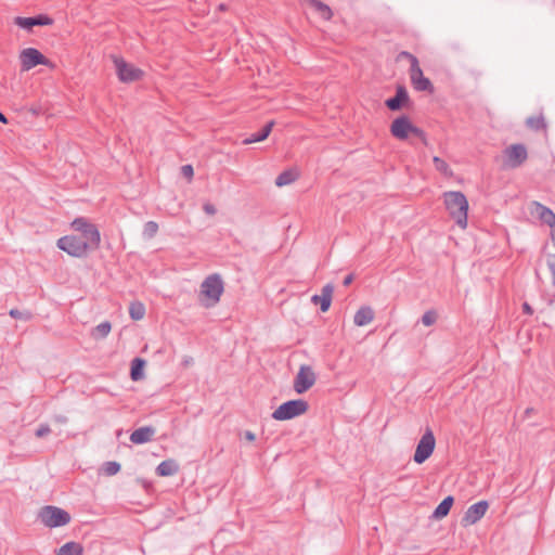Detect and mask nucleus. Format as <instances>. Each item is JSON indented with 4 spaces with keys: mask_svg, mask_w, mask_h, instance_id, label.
<instances>
[{
    "mask_svg": "<svg viewBox=\"0 0 555 555\" xmlns=\"http://www.w3.org/2000/svg\"><path fill=\"white\" fill-rule=\"evenodd\" d=\"M446 209L461 229L467 227L468 201L460 191H448L442 194Z\"/></svg>",
    "mask_w": 555,
    "mask_h": 555,
    "instance_id": "nucleus-1",
    "label": "nucleus"
},
{
    "mask_svg": "<svg viewBox=\"0 0 555 555\" xmlns=\"http://www.w3.org/2000/svg\"><path fill=\"white\" fill-rule=\"evenodd\" d=\"M390 133L398 140H406L410 134L420 138L424 145H428L426 133L414 126L406 115L397 117L390 125Z\"/></svg>",
    "mask_w": 555,
    "mask_h": 555,
    "instance_id": "nucleus-2",
    "label": "nucleus"
},
{
    "mask_svg": "<svg viewBox=\"0 0 555 555\" xmlns=\"http://www.w3.org/2000/svg\"><path fill=\"white\" fill-rule=\"evenodd\" d=\"M37 518L48 528L66 526L72 519L68 512L54 505H46L41 507L38 512Z\"/></svg>",
    "mask_w": 555,
    "mask_h": 555,
    "instance_id": "nucleus-3",
    "label": "nucleus"
},
{
    "mask_svg": "<svg viewBox=\"0 0 555 555\" xmlns=\"http://www.w3.org/2000/svg\"><path fill=\"white\" fill-rule=\"evenodd\" d=\"M72 228L80 233V237H82L83 243L88 245V248L91 251H94L99 248L101 243V234L95 224L89 222L86 218L79 217L76 218L72 222Z\"/></svg>",
    "mask_w": 555,
    "mask_h": 555,
    "instance_id": "nucleus-4",
    "label": "nucleus"
},
{
    "mask_svg": "<svg viewBox=\"0 0 555 555\" xmlns=\"http://www.w3.org/2000/svg\"><path fill=\"white\" fill-rule=\"evenodd\" d=\"M223 293V282L218 274L207 276L201 285V295L205 297L204 306L209 308L217 305Z\"/></svg>",
    "mask_w": 555,
    "mask_h": 555,
    "instance_id": "nucleus-5",
    "label": "nucleus"
},
{
    "mask_svg": "<svg viewBox=\"0 0 555 555\" xmlns=\"http://www.w3.org/2000/svg\"><path fill=\"white\" fill-rule=\"evenodd\" d=\"M308 409V402L302 399L289 400L282 403L276 410H274L272 417L276 421L292 420L305 414Z\"/></svg>",
    "mask_w": 555,
    "mask_h": 555,
    "instance_id": "nucleus-6",
    "label": "nucleus"
},
{
    "mask_svg": "<svg viewBox=\"0 0 555 555\" xmlns=\"http://www.w3.org/2000/svg\"><path fill=\"white\" fill-rule=\"evenodd\" d=\"M57 247L69 256L83 258L91 251L78 235H65L57 240Z\"/></svg>",
    "mask_w": 555,
    "mask_h": 555,
    "instance_id": "nucleus-7",
    "label": "nucleus"
},
{
    "mask_svg": "<svg viewBox=\"0 0 555 555\" xmlns=\"http://www.w3.org/2000/svg\"><path fill=\"white\" fill-rule=\"evenodd\" d=\"M435 446L436 438L434 433L430 428H427L416 446V450L413 456L414 462L422 464L428 460L435 450Z\"/></svg>",
    "mask_w": 555,
    "mask_h": 555,
    "instance_id": "nucleus-8",
    "label": "nucleus"
},
{
    "mask_svg": "<svg viewBox=\"0 0 555 555\" xmlns=\"http://www.w3.org/2000/svg\"><path fill=\"white\" fill-rule=\"evenodd\" d=\"M317 376L309 365H301L294 379V390L297 393H304L309 390L315 383Z\"/></svg>",
    "mask_w": 555,
    "mask_h": 555,
    "instance_id": "nucleus-9",
    "label": "nucleus"
},
{
    "mask_svg": "<svg viewBox=\"0 0 555 555\" xmlns=\"http://www.w3.org/2000/svg\"><path fill=\"white\" fill-rule=\"evenodd\" d=\"M505 165L509 168L521 166L528 158V152L524 144L517 143L504 150Z\"/></svg>",
    "mask_w": 555,
    "mask_h": 555,
    "instance_id": "nucleus-10",
    "label": "nucleus"
},
{
    "mask_svg": "<svg viewBox=\"0 0 555 555\" xmlns=\"http://www.w3.org/2000/svg\"><path fill=\"white\" fill-rule=\"evenodd\" d=\"M22 70L26 72L37 65H48L49 60L37 49L27 48L20 54Z\"/></svg>",
    "mask_w": 555,
    "mask_h": 555,
    "instance_id": "nucleus-11",
    "label": "nucleus"
},
{
    "mask_svg": "<svg viewBox=\"0 0 555 555\" xmlns=\"http://www.w3.org/2000/svg\"><path fill=\"white\" fill-rule=\"evenodd\" d=\"M114 64H115V67H116V72H117L118 78L122 82L135 81L142 75V70H140L139 68H135L132 65L128 64L125 60H122L120 57L114 56Z\"/></svg>",
    "mask_w": 555,
    "mask_h": 555,
    "instance_id": "nucleus-12",
    "label": "nucleus"
},
{
    "mask_svg": "<svg viewBox=\"0 0 555 555\" xmlns=\"http://www.w3.org/2000/svg\"><path fill=\"white\" fill-rule=\"evenodd\" d=\"M409 74L411 83L416 91H424L428 93H433L435 91L433 82L424 76L420 65L414 64V68H410Z\"/></svg>",
    "mask_w": 555,
    "mask_h": 555,
    "instance_id": "nucleus-13",
    "label": "nucleus"
},
{
    "mask_svg": "<svg viewBox=\"0 0 555 555\" xmlns=\"http://www.w3.org/2000/svg\"><path fill=\"white\" fill-rule=\"evenodd\" d=\"M489 504L487 501H479L470 505L465 512L461 522L464 527L470 526L479 521L486 514Z\"/></svg>",
    "mask_w": 555,
    "mask_h": 555,
    "instance_id": "nucleus-14",
    "label": "nucleus"
},
{
    "mask_svg": "<svg viewBox=\"0 0 555 555\" xmlns=\"http://www.w3.org/2000/svg\"><path fill=\"white\" fill-rule=\"evenodd\" d=\"M411 103L406 88L403 85H398L396 88V95L385 101V105L392 112L400 111L403 106H409Z\"/></svg>",
    "mask_w": 555,
    "mask_h": 555,
    "instance_id": "nucleus-15",
    "label": "nucleus"
},
{
    "mask_svg": "<svg viewBox=\"0 0 555 555\" xmlns=\"http://www.w3.org/2000/svg\"><path fill=\"white\" fill-rule=\"evenodd\" d=\"M14 23L21 28L31 30L34 26L51 25L53 23V20L47 15H37L33 17L17 16L15 17Z\"/></svg>",
    "mask_w": 555,
    "mask_h": 555,
    "instance_id": "nucleus-16",
    "label": "nucleus"
},
{
    "mask_svg": "<svg viewBox=\"0 0 555 555\" xmlns=\"http://www.w3.org/2000/svg\"><path fill=\"white\" fill-rule=\"evenodd\" d=\"M534 205L539 219L551 228V240L555 245V214L550 208L540 203H534Z\"/></svg>",
    "mask_w": 555,
    "mask_h": 555,
    "instance_id": "nucleus-17",
    "label": "nucleus"
},
{
    "mask_svg": "<svg viewBox=\"0 0 555 555\" xmlns=\"http://www.w3.org/2000/svg\"><path fill=\"white\" fill-rule=\"evenodd\" d=\"M334 293V286L332 284H326L323 286L320 295H313L311 301L314 305L320 304V309L322 312H326L332 304V297Z\"/></svg>",
    "mask_w": 555,
    "mask_h": 555,
    "instance_id": "nucleus-18",
    "label": "nucleus"
},
{
    "mask_svg": "<svg viewBox=\"0 0 555 555\" xmlns=\"http://www.w3.org/2000/svg\"><path fill=\"white\" fill-rule=\"evenodd\" d=\"M156 433L152 426H143L133 430L130 435V441L134 444H143L151 441Z\"/></svg>",
    "mask_w": 555,
    "mask_h": 555,
    "instance_id": "nucleus-19",
    "label": "nucleus"
},
{
    "mask_svg": "<svg viewBox=\"0 0 555 555\" xmlns=\"http://www.w3.org/2000/svg\"><path fill=\"white\" fill-rule=\"evenodd\" d=\"M374 311L371 307H361L354 314L353 322L357 326H364L374 320Z\"/></svg>",
    "mask_w": 555,
    "mask_h": 555,
    "instance_id": "nucleus-20",
    "label": "nucleus"
},
{
    "mask_svg": "<svg viewBox=\"0 0 555 555\" xmlns=\"http://www.w3.org/2000/svg\"><path fill=\"white\" fill-rule=\"evenodd\" d=\"M305 3L313 9L323 20L330 21L333 16L332 9L320 0H305Z\"/></svg>",
    "mask_w": 555,
    "mask_h": 555,
    "instance_id": "nucleus-21",
    "label": "nucleus"
},
{
    "mask_svg": "<svg viewBox=\"0 0 555 555\" xmlns=\"http://www.w3.org/2000/svg\"><path fill=\"white\" fill-rule=\"evenodd\" d=\"M179 472V465L178 463L172 460H165L163 461L157 467L156 473L158 476L168 477L176 475Z\"/></svg>",
    "mask_w": 555,
    "mask_h": 555,
    "instance_id": "nucleus-22",
    "label": "nucleus"
},
{
    "mask_svg": "<svg viewBox=\"0 0 555 555\" xmlns=\"http://www.w3.org/2000/svg\"><path fill=\"white\" fill-rule=\"evenodd\" d=\"M273 126H274V121L273 120L269 121L268 124L264 125V127L259 132L253 133L248 138L244 139L243 144L247 145V144L261 142V141L266 140L269 137Z\"/></svg>",
    "mask_w": 555,
    "mask_h": 555,
    "instance_id": "nucleus-23",
    "label": "nucleus"
},
{
    "mask_svg": "<svg viewBox=\"0 0 555 555\" xmlns=\"http://www.w3.org/2000/svg\"><path fill=\"white\" fill-rule=\"evenodd\" d=\"M453 502H454L453 496L449 495V496L444 498L439 503V505L436 507V509L434 511L433 517L436 519H441V518L446 517L449 514V512L453 505Z\"/></svg>",
    "mask_w": 555,
    "mask_h": 555,
    "instance_id": "nucleus-24",
    "label": "nucleus"
},
{
    "mask_svg": "<svg viewBox=\"0 0 555 555\" xmlns=\"http://www.w3.org/2000/svg\"><path fill=\"white\" fill-rule=\"evenodd\" d=\"M527 128L533 130V131H544L546 132V121L543 116V114L537 115V116H530L525 121Z\"/></svg>",
    "mask_w": 555,
    "mask_h": 555,
    "instance_id": "nucleus-25",
    "label": "nucleus"
},
{
    "mask_svg": "<svg viewBox=\"0 0 555 555\" xmlns=\"http://www.w3.org/2000/svg\"><path fill=\"white\" fill-rule=\"evenodd\" d=\"M82 545L80 543L72 541L62 545L56 552V555H82Z\"/></svg>",
    "mask_w": 555,
    "mask_h": 555,
    "instance_id": "nucleus-26",
    "label": "nucleus"
},
{
    "mask_svg": "<svg viewBox=\"0 0 555 555\" xmlns=\"http://www.w3.org/2000/svg\"><path fill=\"white\" fill-rule=\"evenodd\" d=\"M298 178V173L296 170H293V169H288V170H285L283 172H281L276 179H275V184L278 186H284V185H287V184H291L292 182H294L296 179Z\"/></svg>",
    "mask_w": 555,
    "mask_h": 555,
    "instance_id": "nucleus-27",
    "label": "nucleus"
},
{
    "mask_svg": "<svg viewBox=\"0 0 555 555\" xmlns=\"http://www.w3.org/2000/svg\"><path fill=\"white\" fill-rule=\"evenodd\" d=\"M111 330H112L111 323L108 321H104V322L100 323L99 325H96L92 330L91 336L94 339H103L109 334Z\"/></svg>",
    "mask_w": 555,
    "mask_h": 555,
    "instance_id": "nucleus-28",
    "label": "nucleus"
},
{
    "mask_svg": "<svg viewBox=\"0 0 555 555\" xmlns=\"http://www.w3.org/2000/svg\"><path fill=\"white\" fill-rule=\"evenodd\" d=\"M145 364V361L140 359V358H135L132 360V363H131V370H130V376L132 378V380H139L143 377V366Z\"/></svg>",
    "mask_w": 555,
    "mask_h": 555,
    "instance_id": "nucleus-29",
    "label": "nucleus"
},
{
    "mask_svg": "<svg viewBox=\"0 0 555 555\" xmlns=\"http://www.w3.org/2000/svg\"><path fill=\"white\" fill-rule=\"evenodd\" d=\"M129 314L130 318L134 321H139L144 318L145 315V307L140 301H134L130 304L129 307Z\"/></svg>",
    "mask_w": 555,
    "mask_h": 555,
    "instance_id": "nucleus-30",
    "label": "nucleus"
},
{
    "mask_svg": "<svg viewBox=\"0 0 555 555\" xmlns=\"http://www.w3.org/2000/svg\"><path fill=\"white\" fill-rule=\"evenodd\" d=\"M433 162H434V165H435V168L441 172L442 175H444L446 177H452L453 172L450 168V166L443 160L441 159L440 157L438 156H435L433 158Z\"/></svg>",
    "mask_w": 555,
    "mask_h": 555,
    "instance_id": "nucleus-31",
    "label": "nucleus"
},
{
    "mask_svg": "<svg viewBox=\"0 0 555 555\" xmlns=\"http://www.w3.org/2000/svg\"><path fill=\"white\" fill-rule=\"evenodd\" d=\"M158 231V224L155 221H147L143 228V237L146 240L153 238Z\"/></svg>",
    "mask_w": 555,
    "mask_h": 555,
    "instance_id": "nucleus-32",
    "label": "nucleus"
},
{
    "mask_svg": "<svg viewBox=\"0 0 555 555\" xmlns=\"http://www.w3.org/2000/svg\"><path fill=\"white\" fill-rule=\"evenodd\" d=\"M438 319L437 312L435 310H428L426 311L422 317V323L425 326H431L436 323Z\"/></svg>",
    "mask_w": 555,
    "mask_h": 555,
    "instance_id": "nucleus-33",
    "label": "nucleus"
},
{
    "mask_svg": "<svg viewBox=\"0 0 555 555\" xmlns=\"http://www.w3.org/2000/svg\"><path fill=\"white\" fill-rule=\"evenodd\" d=\"M120 470V464L115 461L106 462L104 464V472L107 476H113Z\"/></svg>",
    "mask_w": 555,
    "mask_h": 555,
    "instance_id": "nucleus-34",
    "label": "nucleus"
},
{
    "mask_svg": "<svg viewBox=\"0 0 555 555\" xmlns=\"http://www.w3.org/2000/svg\"><path fill=\"white\" fill-rule=\"evenodd\" d=\"M9 314L13 318V319H21V320H29L31 318V314L30 312L28 311H21L18 309H11Z\"/></svg>",
    "mask_w": 555,
    "mask_h": 555,
    "instance_id": "nucleus-35",
    "label": "nucleus"
},
{
    "mask_svg": "<svg viewBox=\"0 0 555 555\" xmlns=\"http://www.w3.org/2000/svg\"><path fill=\"white\" fill-rule=\"evenodd\" d=\"M401 59H406L410 61V63H411L410 68H414V64L420 65L417 57L408 51H401L399 53L398 60H401Z\"/></svg>",
    "mask_w": 555,
    "mask_h": 555,
    "instance_id": "nucleus-36",
    "label": "nucleus"
},
{
    "mask_svg": "<svg viewBox=\"0 0 555 555\" xmlns=\"http://www.w3.org/2000/svg\"><path fill=\"white\" fill-rule=\"evenodd\" d=\"M51 433V428L47 424H41L36 430L35 435L37 438H43Z\"/></svg>",
    "mask_w": 555,
    "mask_h": 555,
    "instance_id": "nucleus-37",
    "label": "nucleus"
},
{
    "mask_svg": "<svg viewBox=\"0 0 555 555\" xmlns=\"http://www.w3.org/2000/svg\"><path fill=\"white\" fill-rule=\"evenodd\" d=\"M181 173H182L183 177H185L186 179L191 180L193 175H194L193 167L191 165H183L181 167Z\"/></svg>",
    "mask_w": 555,
    "mask_h": 555,
    "instance_id": "nucleus-38",
    "label": "nucleus"
},
{
    "mask_svg": "<svg viewBox=\"0 0 555 555\" xmlns=\"http://www.w3.org/2000/svg\"><path fill=\"white\" fill-rule=\"evenodd\" d=\"M203 209L207 215H210V216H214L217 212L216 207L210 203H205L203 206Z\"/></svg>",
    "mask_w": 555,
    "mask_h": 555,
    "instance_id": "nucleus-39",
    "label": "nucleus"
},
{
    "mask_svg": "<svg viewBox=\"0 0 555 555\" xmlns=\"http://www.w3.org/2000/svg\"><path fill=\"white\" fill-rule=\"evenodd\" d=\"M244 438H245L247 441L253 442V441L256 439V436H255V434H254L253 431H250V430H246V431L244 433Z\"/></svg>",
    "mask_w": 555,
    "mask_h": 555,
    "instance_id": "nucleus-40",
    "label": "nucleus"
},
{
    "mask_svg": "<svg viewBox=\"0 0 555 555\" xmlns=\"http://www.w3.org/2000/svg\"><path fill=\"white\" fill-rule=\"evenodd\" d=\"M353 281V274H348L344 281H343V285L344 286H349Z\"/></svg>",
    "mask_w": 555,
    "mask_h": 555,
    "instance_id": "nucleus-41",
    "label": "nucleus"
},
{
    "mask_svg": "<svg viewBox=\"0 0 555 555\" xmlns=\"http://www.w3.org/2000/svg\"><path fill=\"white\" fill-rule=\"evenodd\" d=\"M522 310H524V312H525V313H527V314H532V313H533L532 308H531V307H530V305H529V304H527V302H525V304L522 305Z\"/></svg>",
    "mask_w": 555,
    "mask_h": 555,
    "instance_id": "nucleus-42",
    "label": "nucleus"
},
{
    "mask_svg": "<svg viewBox=\"0 0 555 555\" xmlns=\"http://www.w3.org/2000/svg\"><path fill=\"white\" fill-rule=\"evenodd\" d=\"M55 421L63 424L67 422V417L63 415H57L55 416Z\"/></svg>",
    "mask_w": 555,
    "mask_h": 555,
    "instance_id": "nucleus-43",
    "label": "nucleus"
},
{
    "mask_svg": "<svg viewBox=\"0 0 555 555\" xmlns=\"http://www.w3.org/2000/svg\"><path fill=\"white\" fill-rule=\"evenodd\" d=\"M550 270L552 274L555 276V262H548Z\"/></svg>",
    "mask_w": 555,
    "mask_h": 555,
    "instance_id": "nucleus-44",
    "label": "nucleus"
},
{
    "mask_svg": "<svg viewBox=\"0 0 555 555\" xmlns=\"http://www.w3.org/2000/svg\"><path fill=\"white\" fill-rule=\"evenodd\" d=\"M0 121L2 124H8V118L0 112Z\"/></svg>",
    "mask_w": 555,
    "mask_h": 555,
    "instance_id": "nucleus-45",
    "label": "nucleus"
},
{
    "mask_svg": "<svg viewBox=\"0 0 555 555\" xmlns=\"http://www.w3.org/2000/svg\"><path fill=\"white\" fill-rule=\"evenodd\" d=\"M533 412H534V409H533V408H528V409H526V411H525V415H526V416H529V415H530L531 413H533Z\"/></svg>",
    "mask_w": 555,
    "mask_h": 555,
    "instance_id": "nucleus-46",
    "label": "nucleus"
}]
</instances>
